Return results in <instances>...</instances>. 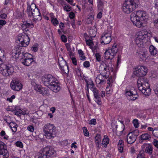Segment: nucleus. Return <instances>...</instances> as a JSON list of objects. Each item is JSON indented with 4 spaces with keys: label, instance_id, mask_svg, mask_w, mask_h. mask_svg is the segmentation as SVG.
<instances>
[{
    "label": "nucleus",
    "instance_id": "25",
    "mask_svg": "<svg viewBox=\"0 0 158 158\" xmlns=\"http://www.w3.org/2000/svg\"><path fill=\"white\" fill-rule=\"evenodd\" d=\"M136 139L135 136L132 135L131 133H129L127 136V141L128 143L131 144L134 143Z\"/></svg>",
    "mask_w": 158,
    "mask_h": 158
},
{
    "label": "nucleus",
    "instance_id": "45",
    "mask_svg": "<svg viewBox=\"0 0 158 158\" xmlns=\"http://www.w3.org/2000/svg\"><path fill=\"white\" fill-rule=\"evenodd\" d=\"M38 44L34 45L31 48L32 50L35 52H37L38 49Z\"/></svg>",
    "mask_w": 158,
    "mask_h": 158
},
{
    "label": "nucleus",
    "instance_id": "18",
    "mask_svg": "<svg viewBox=\"0 0 158 158\" xmlns=\"http://www.w3.org/2000/svg\"><path fill=\"white\" fill-rule=\"evenodd\" d=\"M108 77L102 76L101 75H98L96 79V82L97 84L103 85L106 82V79Z\"/></svg>",
    "mask_w": 158,
    "mask_h": 158
},
{
    "label": "nucleus",
    "instance_id": "8",
    "mask_svg": "<svg viewBox=\"0 0 158 158\" xmlns=\"http://www.w3.org/2000/svg\"><path fill=\"white\" fill-rule=\"evenodd\" d=\"M118 50L117 45L114 44L111 48L106 50L104 54V58L106 60H112L116 55Z\"/></svg>",
    "mask_w": 158,
    "mask_h": 158
},
{
    "label": "nucleus",
    "instance_id": "40",
    "mask_svg": "<svg viewBox=\"0 0 158 158\" xmlns=\"http://www.w3.org/2000/svg\"><path fill=\"white\" fill-rule=\"evenodd\" d=\"M64 10L66 12H69L71 10V8L69 5L65 6L63 7Z\"/></svg>",
    "mask_w": 158,
    "mask_h": 158
},
{
    "label": "nucleus",
    "instance_id": "44",
    "mask_svg": "<svg viewBox=\"0 0 158 158\" xmlns=\"http://www.w3.org/2000/svg\"><path fill=\"white\" fill-rule=\"evenodd\" d=\"M144 154L143 152L140 151L138 155L136 158H144Z\"/></svg>",
    "mask_w": 158,
    "mask_h": 158
},
{
    "label": "nucleus",
    "instance_id": "60",
    "mask_svg": "<svg viewBox=\"0 0 158 158\" xmlns=\"http://www.w3.org/2000/svg\"><path fill=\"white\" fill-rule=\"evenodd\" d=\"M86 44L89 46L93 44V42L91 40H88L86 41Z\"/></svg>",
    "mask_w": 158,
    "mask_h": 158
},
{
    "label": "nucleus",
    "instance_id": "21",
    "mask_svg": "<svg viewBox=\"0 0 158 158\" xmlns=\"http://www.w3.org/2000/svg\"><path fill=\"white\" fill-rule=\"evenodd\" d=\"M134 92L133 91H131L130 90L126 91L125 94L127 96H132L131 97V99L132 100H135L138 98V95L137 94V93L134 91Z\"/></svg>",
    "mask_w": 158,
    "mask_h": 158
},
{
    "label": "nucleus",
    "instance_id": "17",
    "mask_svg": "<svg viewBox=\"0 0 158 158\" xmlns=\"http://www.w3.org/2000/svg\"><path fill=\"white\" fill-rule=\"evenodd\" d=\"M111 40L110 33H105L103 34L101 38V43L104 45L109 44Z\"/></svg>",
    "mask_w": 158,
    "mask_h": 158
},
{
    "label": "nucleus",
    "instance_id": "24",
    "mask_svg": "<svg viewBox=\"0 0 158 158\" xmlns=\"http://www.w3.org/2000/svg\"><path fill=\"white\" fill-rule=\"evenodd\" d=\"M145 149L144 152L149 155H151L152 153L153 148L152 145L150 144H146L145 145Z\"/></svg>",
    "mask_w": 158,
    "mask_h": 158
},
{
    "label": "nucleus",
    "instance_id": "55",
    "mask_svg": "<svg viewBox=\"0 0 158 158\" xmlns=\"http://www.w3.org/2000/svg\"><path fill=\"white\" fill-rule=\"evenodd\" d=\"M154 23L155 27L158 28V18L154 20Z\"/></svg>",
    "mask_w": 158,
    "mask_h": 158
},
{
    "label": "nucleus",
    "instance_id": "59",
    "mask_svg": "<svg viewBox=\"0 0 158 158\" xmlns=\"http://www.w3.org/2000/svg\"><path fill=\"white\" fill-rule=\"evenodd\" d=\"M68 3L71 5L74 6L75 5V3H73V0H65Z\"/></svg>",
    "mask_w": 158,
    "mask_h": 158
},
{
    "label": "nucleus",
    "instance_id": "64",
    "mask_svg": "<svg viewBox=\"0 0 158 158\" xmlns=\"http://www.w3.org/2000/svg\"><path fill=\"white\" fill-rule=\"evenodd\" d=\"M154 91L155 94L158 97V86L157 87L154 88Z\"/></svg>",
    "mask_w": 158,
    "mask_h": 158
},
{
    "label": "nucleus",
    "instance_id": "28",
    "mask_svg": "<svg viewBox=\"0 0 158 158\" xmlns=\"http://www.w3.org/2000/svg\"><path fill=\"white\" fill-rule=\"evenodd\" d=\"M65 45L67 50L69 52V55L71 57L73 56V51H74V48L73 47L72 50L70 47V44L68 43L65 44Z\"/></svg>",
    "mask_w": 158,
    "mask_h": 158
},
{
    "label": "nucleus",
    "instance_id": "62",
    "mask_svg": "<svg viewBox=\"0 0 158 158\" xmlns=\"http://www.w3.org/2000/svg\"><path fill=\"white\" fill-rule=\"evenodd\" d=\"M74 16L75 15L73 12H70L69 14V17L70 19H72L74 17Z\"/></svg>",
    "mask_w": 158,
    "mask_h": 158
},
{
    "label": "nucleus",
    "instance_id": "41",
    "mask_svg": "<svg viewBox=\"0 0 158 158\" xmlns=\"http://www.w3.org/2000/svg\"><path fill=\"white\" fill-rule=\"evenodd\" d=\"M22 28L23 31L25 32H27L28 31V28L27 27L26 24H24L22 25Z\"/></svg>",
    "mask_w": 158,
    "mask_h": 158
},
{
    "label": "nucleus",
    "instance_id": "22",
    "mask_svg": "<svg viewBox=\"0 0 158 158\" xmlns=\"http://www.w3.org/2000/svg\"><path fill=\"white\" fill-rule=\"evenodd\" d=\"M38 87H36V90L42 94L43 95H48L49 94L48 91L46 88L41 87L40 86Z\"/></svg>",
    "mask_w": 158,
    "mask_h": 158
},
{
    "label": "nucleus",
    "instance_id": "4",
    "mask_svg": "<svg viewBox=\"0 0 158 158\" xmlns=\"http://www.w3.org/2000/svg\"><path fill=\"white\" fill-rule=\"evenodd\" d=\"M1 73L5 77H10L13 74L14 72V67L10 64H6L3 63L2 59L0 58Z\"/></svg>",
    "mask_w": 158,
    "mask_h": 158
},
{
    "label": "nucleus",
    "instance_id": "57",
    "mask_svg": "<svg viewBox=\"0 0 158 158\" xmlns=\"http://www.w3.org/2000/svg\"><path fill=\"white\" fill-rule=\"evenodd\" d=\"M71 58V59L72 61V62L73 64L75 65H77V62L76 59L75 57H73L72 58L70 57Z\"/></svg>",
    "mask_w": 158,
    "mask_h": 158
},
{
    "label": "nucleus",
    "instance_id": "46",
    "mask_svg": "<svg viewBox=\"0 0 158 158\" xmlns=\"http://www.w3.org/2000/svg\"><path fill=\"white\" fill-rule=\"evenodd\" d=\"M152 133L154 136L158 138V130L157 128H154V131Z\"/></svg>",
    "mask_w": 158,
    "mask_h": 158
},
{
    "label": "nucleus",
    "instance_id": "9",
    "mask_svg": "<svg viewBox=\"0 0 158 158\" xmlns=\"http://www.w3.org/2000/svg\"><path fill=\"white\" fill-rule=\"evenodd\" d=\"M18 38L20 46L26 47L29 44L30 38L28 35L24 32L19 34Z\"/></svg>",
    "mask_w": 158,
    "mask_h": 158
},
{
    "label": "nucleus",
    "instance_id": "23",
    "mask_svg": "<svg viewBox=\"0 0 158 158\" xmlns=\"http://www.w3.org/2000/svg\"><path fill=\"white\" fill-rule=\"evenodd\" d=\"M85 81L86 83L87 90L88 92L89 88H90L91 90L93 88H95L93 81L91 79L88 80H85Z\"/></svg>",
    "mask_w": 158,
    "mask_h": 158
},
{
    "label": "nucleus",
    "instance_id": "58",
    "mask_svg": "<svg viewBox=\"0 0 158 158\" xmlns=\"http://www.w3.org/2000/svg\"><path fill=\"white\" fill-rule=\"evenodd\" d=\"M153 144L157 148H158V141L154 139L153 141Z\"/></svg>",
    "mask_w": 158,
    "mask_h": 158
},
{
    "label": "nucleus",
    "instance_id": "14",
    "mask_svg": "<svg viewBox=\"0 0 158 158\" xmlns=\"http://www.w3.org/2000/svg\"><path fill=\"white\" fill-rule=\"evenodd\" d=\"M58 63L62 73L68 74L69 73V67L66 64V61L63 59V57H61L59 59Z\"/></svg>",
    "mask_w": 158,
    "mask_h": 158
},
{
    "label": "nucleus",
    "instance_id": "7",
    "mask_svg": "<svg viewBox=\"0 0 158 158\" xmlns=\"http://www.w3.org/2000/svg\"><path fill=\"white\" fill-rule=\"evenodd\" d=\"M38 158H49L54 155L56 152L52 148L47 146L42 148Z\"/></svg>",
    "mask_w": 158,
    "mask_h": 158
},
{
    "label": "nucleus",
    "instance_id": "53",
    "mask_svg": "<svg viewBox=\"0 0 158 158\" xmlns=\"http://www.w3.org/2000/svg\"><path fill=\"white\" fill-rule=\"evenodd\" d=\"M6 22L5 20L1 19L0 20V28H2V27L6 23Z\"/></svg>",
    "mask_w": 158,
    "mask_h": 158
},
{
    "label": "nucleus",
    "instance_id": "49",
    "mask_svg": "<svg viewBox=\"0 0 158 158\" xmlns=\"http://www.w3.org/2000/svg\"><path fill=\"white\" fill-rule=\"evenodd\" d=\"M95 141H101V135L99 134H97L95 137Z\"/></svg>",
    "mask_w": 158,
    "mask_h": 158
},
{
    "label": "nucleus",
    "instance_id": "27",
    "mask_svg": "<svg viewBox=\"0 0 158 158\" xmlns=\"http://www.w3.org/2000/svg\"><path fill=\"white\" fill-rule=\"evenodd\" d=\"M7 151L6 148V146L3 142L0 141V153H2L3 152L4 153H6L7 152Z\"/></svg>",
    "mask_w": 158,
    "mask_h": 158
},
{
    "label": "nucleus",
    "instance_id": "29",
    "mask_svg": "<svg viewBox=\"0 0 158 158\" xmlns=\"http://www.w3.org/2000/svg\"><path fill=\"white\" fill-rule=\"evenodd\" d=\"M9 126L13 132H15L16 131L18 125L16 123L11 122Z\"/></svg>",
    "mask_w": 158,
    "mask_h": 158
},
{
    "label": "nucleus",
    "instance_id": "47",
    "mask_svg": "<svg viewBox=\"0 0 158 158\" xmlns=\"http://www.w3.org/2000/svg\"><path fill=\"white\" fill-rule=\"evenodd\" d=\"M27 130L31 132H33L34 128L33 126L31 125L28 126L27 127Z\"/></svg>",
    "mask_w": 158,
    "mask_h": 158
},
{
    "label": "nucleus",
    "instance_id": "13",
    "mask_svg": "<svg viewBox=\"0 0 158 158\" xmlns=\"http://www.w3.org/2000/svg\"><path fill=\"white\" fill-rule=\"evenodd\" d=\"M22 60V63L26 66H29L31 64L35 63L34 59L32 58V55L28 53H25Z\"/></svg>",
    "mask_w": 158,
    "mask_h": 158
},
{
    "label": "nucleus",
    "instance_id": "16",
    "mask_svg": "<svg viewBox=\"0 0 158 158\" xmlns=\"http://www.w3.org/2000/svg\"><path fill=\"white\" fill-rule=\"evenodd\" d=\"M138 56L141 60L144 61L146 62L149 60V56L148 52L145 48L138 52Z\"/></svg>",
    "mask_w": 158,
    "mask_h": 158
},
{
    "label": "nucleus",
    "instance_id": "34",
    "mask_svg": "<svg viewBox=\"0 0 158 158\" xmlns=\"http://www.w3.org/2000/svg\"><path fill=\"white\" fill-rule=\"evenodd\" d=\"M89 36L91 37H94L96 35V32L94 29H89Z\"/></svg>",
    "mask_w": 158,
    "mask_h": 158
},
{
    "label": "nucleus",
    "instance_id": "26",
    "mask_svg": "<svg viewBox=\"0 0 158 158\" xmlns=\"http://www.w3.org/2000/svg\"><path fill=\"white\" fill-rule=\"evenodd\" d=\"M109 143V139L107 135H104L102 140V145L105 148H106Z\"/></svg>",
    "mask_w": 158,
    "mask_h": 158
},
{
    "label": "nucleus",
    "instance_id": "35",
    "mask_svg": "<svg viewBox=\"0 0 158 158\" xmlns=\"http://www.w3.org/2000/svg\"><path fill=\"white\" fill-rule=\"evenodd\" d=\"M131 133L132 135L133 136H135V138L136 139L137 137L139 135V131L138 130H135V131L129 133Z\"/></svg>",
    "mask_w": 158,
    "mask_h": 158
},
{
    "label": "nucleus",
    "instance_id": "38",
    "mask_svg": "<svg viewBox=\"0 0 158 158\" xmlns=\"http://www.w3.org/2000/svg\"><path fill=\"white\" fill-rule=\"evenodd\" d=\"M133 123L134 124V126L135 128L138 127L139 123L138 119H134L133 121Z\"/></svg>",
    "mask_w": 158,
    "mask_h": 158
},
{
    "label": "nucleus",
    "instance_id": "42",
    "mask_svg": "<svg viewBox=\"0 0 158 158\" xmlns=\"http://www.w3.org/2000/svg\"><path fill=\"white\" fill-rule=\"evenodd\" d=\"M52 22L53 24L55 26L57 25L59 23L58 21L57 20L56 18L52 19Z\"/></svg>",
    "mask_w": 158,
    "mask_h": 158
},
{
    "label": "nucleus",
    "instance_id": "32",
    "mask_svg": "<svg viewBox=\"0 0 158 158\" xmlns=\"http://www.w3.org/2000/svg\"><path fill=\"white\" fill-rule=\"evenodd\" d=\"M92 91H93L94 94L95 98L96 99H98L99 97H100L99 91L96 89V88H93V89H92Z\"/></svg>",
    "mask_w": 158,
    "mask_h": 158
},
{
    "label": "nucleus",
    "instance_id": "48",
    "mask_svg": "<svg viewBox=\"0 0 158 158\" xmlns=\"http://www.w3.org/2000/svg\"><path fill=\"white\" fill-rule=\"evenodd\" d=\"M16 145L17 146L19 147L20 148H22L23 147L22 143L21 142L19 141H17L16 143Z\"/></svg>",
    "mask_w": 158,
    "mask_h": 158
},
{
    "label": "nucleus",
    "instance_id": "2",
    "mask_svg": "<svg viewBox=\"0 0 158 158\" xmlns=\"http://www.w3.org/2000/svg\"><path fill=\"white\" fill-rule=\"evenodd\" d=\"M27 10L28 16L33 17V21L36 23L37 21H40L42 19V16L40 11V10L37 7L36 5L34 3H32L30 5L27 4Z\"/></svg>",
    "mask_w": 158,
    "mask_h": 158
},
{
    "label": "nucleus",
    "instance_id": "56",
    "mask_svg": "<svg viewBox=\"0 0 158 158\" xmlns=\"http://www.w3.org/2000/svg\"><path fill=\"white\" fill-rule=\"evenodd\" d=\"M83 65L85 67L87 68L89 66L90 64L89 62L85 61L83 63Z\"/></svg>",
    "mask_w": 158,
    "mask_h": 158
},
{
    "label": "nucleus",
    "instance_id": "31",
    "mask_svg": "<svg viewBox=\"0 0 158 158\" xmlns=\"http://www.w3.org/2000/svg\"><path fill=\"white\" fill-rule=\"evenodd\" d=\"M149 51L152 55H155L157 53V51L155 47L152 45L149 47Z\"/></svg>",
    "mask_w": 158,
    "mask_h": 158
},
{
    "label": "nucleus",
    "instance_id": "33",
    "mask_svg": "<svg viewBox=\"0 0 158 158\" xmlns=\"http://www.w3.org/2000/svg\"><path fill=\"white\" fill-rule=\"evenodd\" d=\"M94 18V16L92 15H88L87 19L86 20V22L88 24H90L92 23Z\"/></svg>",
    "mask_w": 158,
    "mask_h": 158
},
{
    "label": "nucleus",
    "instance_id": "3",
    "mask_svg": "<svg viewBox=\"0 0 158 158\" xmlns=\"http://www.w3.org/2000/svg\"><path fill=\"white\" fill-rule=\"evenodd\" d=\"M139 90L145 96H149L151 94V89L148 81L146 78L142 77L137 81Z\"/></svg>",
    "mask_w": 158,
    "mask_h": 158
},
{
    "label": "nucleus",
    "instance_id": "43",
    "mask_svg": "<svg viewBox=\"0 0 158 158\" xmlns=\"http://www.w3.org/2000/svg\"><path fill=\"white\" fill-rule=\"evenodd\" d=\"M31 85L33 86L34 87V89L35 90H36V87H38V86H39L40 85H37L36 83L35 82V80H32L31 81Z\"/></svg>",
    "mask_w": 158,
    "mask_h": 158
},
{
    "label": "nucleus",
    "instance_id": "52",
    "mask_svg": "<svg viewBox=\"0 0 158 158\" xmlns=\"http://www.w3.org/2000/svg\"><path fill=\"white\" fill-rule=\"evenodd\" d=\"M89 123L90 124L94 125L96 124V120L95 119H92L89 122Z\"/></svg>",
    "mask_w": 158,
    "mask_h": 158
},
{
    "label": "nucleus",
    "instance_id": "37",
    "mask_svg": "<svg viewBox=\"0 0 158 158\" xmlns=\"http://www.w3.org/2000/svg\"><path fill=\"white\" fill-rule=\"evenodd\" d=\"M98 3V9L100 10H102V7L103 6V3L101 0H97Z\"/></svg>",
    "mask_w": 158,
    "mask_h": 158
},
{
    "label": "nucleus",
    "instance_id": "15",
    "mask_svg": "<svg viewBox=\"0 0 158 158\" xmlns=\"http://www.w3.org/2000/svg\"><path fill=\"white\" fill-rule=\"evenodd\" d=\"M11 89L14 90L19 91L23 87V85L17 80L14 79L12 80L10 83Z\"/></svg>",
    "mask_w": 158,
    "mask_h": 158
},
{
    "label": "nucleus",
    "instance_id": "63",
    "mask_svg": "<svg viewBox=\"0 0 158 158\" xmlns=\"http://www.w3.org/2000/svg\"><path fill=\"white\" fill-rule=\"evenodd\" d=\"M58 2L60 4L63 5H65L66 2L64 0H57Z\"/></svg>",
    "mask_w": 158,
    "mask_h": 158
},
{
    "label": "nucleus",
    "instance_id": "12",
    "mask_svg": "<svg viewBox=\"0 0 158 158\" xmlns=\"http://www.w3.org/2000/svg\"><path fill=\"white\" fill-rule=\"evenodd\" d=\"M135 69V71L134 72V73L139 77L145 76L148 72V69L147 68L144 66H139L137 68H136Z\"/></svg>",
    "mask_w": 158,
    "mask_h": 158
},
{
    "label": "nucleus",
    "instance_id": "11",
    "mask_svg": "<svg viewBox=\"0 0 158 158\" xmlns=\"http://www.w3.org/2000/svg\"><path fill=\"white\" fill-rule=\"evenodd\" d=\"M56 81V79L51 75L43 76L42 78V82L44 84L48 87L51 85Z\"/></svg>",
    "mask_w": 158,
    "mask_h": 158
},
{
    "label": "nucleus",
    "instance_id": "50",
    "mask_svg": "<svg viewBox=\"0 0 158 158\" xmlns=\"http://www.w3.org/2000/svg\"><path fill=\"white\" fill-rule=\"evenodd\" d=\"M61 39L62 41L64 43H65L67 42V40L66 36L64 35H61Z\"/></svg>",
    "mask_w": 158,
    "mask_h": 158
},
{
    "label": "nucleus",
    "instance_id": "5",
    "mask_svg": "<svg viewBox=\"0 0 158 158\" xmlns=\"http://www.w3.org/2000/svg\"><path fill=\"white\" fill-rule=\"evenodd\" d=\"M136 0H126L123 4L122 9L123 11L129 14L135 10L138 6Z\"/></svg>",
    "mask_w": 158,
    "mask_h": 158
},
{
    "label": "nucleus",
    "instance_id": "20",
    "mask_svg": "<svg viewBox=\"0 0 158 158\" xmlns=\"http://www.w3.org/2000/svg\"><path fill=\"white\" fill-rule=\"evenodd\" d=\"M54 92L57 93L61 89L60 84L56 81L48 87Z\"/></svg>",
    "mask_w": 158,
    "mask_h": 158
},
{
    "label": "nucleus",
    "instance_id": "36",
    "mask_svg": "<svg viewBox=\"0 0 158 158\" xmlns=\"http://www.w3.org/2000/svg\"><path fill=\"white\" fill-rule=\"evenodd\" d=\"M8 151H7L6 152L4 153L3 152L2 153H0V158H8Z\"/></svg>",
    "mask_w": 158,
    "mask_h": 158
},
{
    "label": "nucleus",
    "instance_id": "39",
    "mask_svg": "<svg viewBox=\"0 0 158 158\" xmlns=\"http://www.w3.org/2000/svg\"><path fill=\"white\" fill-rule=\"evenodd\" d=\"M83 130L85 136H89V132L86 127H84L83 128Z\"/></svg>",
    "mask_w": 158,
    "mask_h": 158
},
{
    "label": "nucleus",
    "instance_id": "51",
    "mask_svg": "<svg viewBox=\"0 0 158 158\" xmlns=\"http://www.w3.org/2000/svg\"><path fill=\"white\" fill-rule=\"evenodd\" d=\"M96 59L98 61H101V56L99 53H96L95 55Z\"/></svg>",
    "mask_w": 158,
    "mask_h": 158
},
{
    "label": "nucleus",
    "instance_id": "1",
    "mask_svg": "<svg viewBox=\"0 0 158 158\" xmlns=\"http://www.w3.org/2000/svg\"><path fill=\"white\" fill-rule=\"evenodd\" d=\"M148 18L147 13L143 11H137L136 14L132 13L131 15V20L133 24L138 27H141L143 23L146 21Z\"/></svg>",
    "mask_w": 158,
    "mask_h": 158
},
{
    "label": "nucleus",
    "instance_id": "30",
    "mask_svg": "<svg viewBox=\"0 0 158 158\" xmlns=\"http://www.w3.org/2000/svg\"><path fill=\"white\" fill-rule=\"evenodd\" d=\"M151 138V135L148 133L143 134L140 136L141 139L143 140H149Z\"/></svg>",
    "mask_w": 158,
    "mask_h": 158
},
{
    "label": "nucleus",
    "instance_id": "6",
    "mask_svg": "<svg viewBox=\"0 0 158 158\" xmlns=\"http://www.w3.org/2000/svg\"><path fill=\"white\" fill-rule=\"evenodd\" d=\"M43 129L44 135L47 139H51L55 136V127L53 124L49 123L45 124Z\"/></svg>",
    "mask_w": 158,
    "mask_h": 158
},
{
    "label": "nucleus",
    "instance_id": "54",
    "mask_svg": "<svg viewBox=\"0 0 158 158\" xmlns=\"http://www.w3.org/2000/svg\"><path fill=\"white\" fill-rule=\"evenodd\" d=\"M118 150L120 152L122 153L123 152V145H118Z\"/></svg>",
    "mask_w": 158,
    "mask_h": 158
},
{
    "label": "nucleus",
    "instance_id": "61",
    "mask_svg": "<svg viewBox=\"0 0 158 158\" xmlns=\"http://www.w3.org/2000/svg\"><path fill=\"white\" fill-rule=\"evenodd\" d=\"M154 2V6L158 11V0H155Z\"/></svg>",
    "mask_w": 158,
    "mask_h": 158
},
{
    "label": "nucleus",
    "instance_id": "19",
    "mask_svg": "<svg viewBox=\"0 0 158 158\" xmlns=\"http://www.w3.org/2000/svg\"><path fill=\"white\" fill-rule=\"evenodd\" d=\"M108 69H109L107 66H105L104 64H101L99 67L100 75L108 77L109 75L107 74V70Z\"/></svg>",
    "mask_w": 158,
    "mask_h": 158
},
{
    "label": "nucleus",
    "instance_id": "10",
    "mask_svg": "<svg viewBox=\"0 0 158 158\" xmlns=\"http://www.w3.org/2000/svg\"><path fill=\"white\" fill-rule=\"evenodd\" d=\"M146 34L143 32H139L137 33L135 40L136 44L139 47H142L143 44L145 43Z\"/></svg>",
    "mask_w": 158,
    "mask_h": 158
}]
</instances>
